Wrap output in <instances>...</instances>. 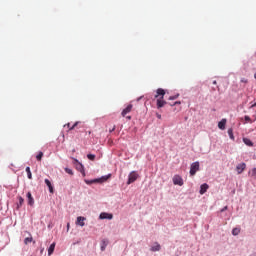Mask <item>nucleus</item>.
<instances>
[{"instance_id":"nucleus-1","label":"nucleus","mask_w":256,"mask_h":256,"mask_svg":"<svg viewBox=\"0 0 256 256\" xmlns=\"http://www.w3.org/2000/svg\"><path fill=\"white\" fill-rule=\"evenodd\" d=\"M164 97L165 90H163L162 88H158L155 95V99H157V109H161V107H165V105H167V102L163 100Z\"/></svg>"},{"instance_id":"nucleus-2","label":"nucleus","mask_w":256,"mask_h":256,"mask_svg":"<svg viewBox=\"0 0 256 256\" xmlns=\"http://www.w3.org/2000/svg\"><path fill=\"white\" fill-rule=\"evenodd\" d=\"M139 178V174H137L135 171H132L128 175L127 185H131V183H135L136 179Z\"/></svg>"},{"instance_id":"nucleus-3","label":"nucleus","mask_w":256,"mask_h":256,"mask_svg":"<svg viewBox=\"0 0 256 256\" xmlns=\"http://www.w3.org/2000/svg\"><path fill=\"white\" fill-rule=\"evenodd\" d=\"M172 181L174 185H179V187H183V177H181L180 175H174Z\"/></svg>"},{"instance_id":"nucleus-4","label":"nucleus","mask_w":256,"mask_h":256,"mask_svg":"<svg viewBox=\"0 0 256 256\" xmlns=\"http://www.w3.org/2000/svg\"><path fill=\"white\" fill-rule=\"evenodd\" d=\"M199 171V161L193 162L190 166V175L193 176Z\"/></svg>"},{"instance_id":"nucleus-5","label":"nucleus","mask_w":256,"mask_h":256,"mask_svg":"<svg viewBox=\"0 0 256 256\" xmlns=\"http://www.w3.org/2000/svg\"><path fill=\"white\" fill-rule=\"evenodd\" d=\"M75 161L76 163H78L76 165L77 171H79L82 174V176L85 177V166L81 162H79V160L75 159Z\"/></svg>"},{"instance_id":"nucleus-6","label":"nucleus","mask_w":256,"mask_h":256,"mask_svg":"<svg viewBox=\"0 0 256 256\" xmlns=\"http://www.w3.org/2000/svg\"><path fill=\"white\" fill-rule=\"evenodd\" d=\"M133 109V105H128L123 111H122V117H126V119H131V116H127L128 113H131Z\"/></svg>"},{"instance_id":"nucleus-7","label":"nucleus","mask_w":256,"mask_h":256,"mask_svg":"<svg viewBox=\"0 0 256 256\" xmlns=\"http://www.w3.org/2000/svg\"><path fill=\"white\" fill-rule=\"evenodd\" d=\"M246 168H247V164H245L244 162L239 163L236 166V171H237L238 175H241V173H243V171H245Z\"/></svg>"},{"instance_id":"nucleus-8","label":"nucleus","mask_w":256,"mask_h":256,"mask_svg":"<svg viewBox=\"0 0 256 256\" xmlns=\"http://www.w3.org/2000/svg\"><path fill=\"white\" fill-rule=\"evenodd\" d=\"M99 219H108V221H111V219H113V214L107 213V212H102L99 215Z\"/></svg>"},{"instance_id":"nucleus-9","label":"nucleus","mask_w":256,"mask_h":256,"mask_svg":"<svg viewBox=\"0 0 256 256\" xmlns=\"http://www.w3.org/2000/svg\"><path fill=\"white\" fill-rule=\"evenodd\" d=\"M150 251H152V253L161 251V244H159V242H154L153 246L150 247Z\"/></svg>"},{"instance_id":"nucleus-10","label":"nucleus","mask_w":256,"mask_h":256,"mask_svg":"<svg viewBox=\"0 0 256 256\" xmlns=\"http://www.w3.org/2000/svg\"><path fill=\"white\" fill-rule=\"evenodd\" d=\"M207 189H209V184L207 183L201 184L200 190H199L200 195H205V193H207Z\"/></svg>"},{"instance_id":"nucleus-11","label":"nucleus","mask_w":256,"mask_h":256,"mask_svg":"<svg viewBox=\"0 0 256 256\" xmlns=\"http://www.w3.org/2000/svg\"><path fill=\"white\" fill-rule=\"evenodd\" d=\"M26 197L28 199V205H30V207H33V205H35V199L33 198V195L31 194V192H28L26 194Z\"/></svg>"},{"instance_id":"nucleus-12","label":"nucleus","mask_w":256,"mask_h":256,"mask_svg":"<svg viewBox=\"0 0 256 256\" xmlns=\"http://www.w3.org/2000/svg\"><path fill=\"white\" fill-rule=\"evenodd\" d=\"M85 221H87V218L83 217V216H78L77 217V225H79L80 227H85Z\"/></svg>"},{"instance_id":"nucleus-13","label":"nucleus","mask_w":256,"mask_h":256,"mask_svg":"<svg viewBox=\"0 0 256 256\" xmlns=\"http://www.w3.org/2000/svg\"><path fill=\"white\" fill-rule=\"evenodd\" d=\"M107 245H109V240L103 239L100 242V250L105 251L107 249Z\"/></svg>"},{"instance_id":"nucleus-14","label":"nucleus","mask_w":256,"mask_h":256,"mask_svg":"<svg viewBox=\"0 0 256 256\" xmlns=\"http://www.w3.org/2000/svg\"><path fill=\"white\" fill-rule=\"evenodd\" d=\"M44 183H45V185L48 186L49 193H53L54 188H53V184H51V180L46 178V179L44 180Z\"/></svg>"},{"instance_id":"nucleus-15","label":"nucleus","mask_w":256,"mask_h":256,"mask_svg":"<svg viewBox=\"0 0 256 256\" xmlns=\"http://www.w3.org/2000/svg\"><path fill=\"white\" fill-rule=\"evenodd\" d=\"M111 178V174H107V175H104L100 178H98V183H105V181H107V179H110Z\"/></svg>"},{"instance_id":"nucleus-16","label":"nucleus","mask_w":256,"mask_h":256,"mask_svg":"<svg viewBox=\"0 0 256 256\" xmlns=\"http://www.w3.org/2000/svg\"><path fill=\"white\" fill-rule=\"evenodd\" d=\"M84 182L86 183V185H93V183H99V180L98 178H94L92 180L84 179Z\"/></svg>"},{"instance_id":"nucleus-17","label":"nucleus","mask_w":256,"mask_h":256,"mask_svg":"<svg viewBox=\"0 0 256 256\" xmlns=\"http://www.w3.org/2000/svg\"><path fill=\"white\" fill-rule=\"evenodd\" d=\"M55 245H56V243L53 242V243L49 246V248H48V256H51V254L55 252Z\"/></svg>"},{"instance_id":"nucleus-18","label":"nucleus","mask_w":256,"mask_h":256,"mask_svg":"<svg viewBox=\"0 0 256 256\" xmlns=\"http://www.w3.org/2000/svg\"><path fill=\"white\" fill-rule=\"evenodd\" d=\"M225 125H227V119L223 118L219 123H218V127L220 129H225Z\"/></svg>"},{"instance_id":"nucleus-19","label":"nucleus","mask_w":256,"mask_h":256,"mask_svg":"<svg viewBox=\"0 0 256 256\" xmlns=\"http://www.w3.org/2000/svg\"><path fill=\"white\" fill-rule=\"evenodd\" d=\"M244 145H247V147H253V142L249 138H243Z\"/></svg>"},{"instance_id":"nucleus-20","label":"nucleus","mask_w":256,"mask_h":256,"mask_svg":"<svg viewBox=\"0 0 256 256\" xmlns=\"http://www.w3.org/2000/svg\"><path fill=\"white\" fill-rule=\"evenodd\" d=\"M23 203H25V199L23 197H18L17 209H21L23 207Z\"/></svg>"},{"instance_id":"nucleus-21","label":"nucleus","mask_w":256,"mask_h":256,"mask_svg":"<svg viewBox=\"0 0 256 256\" xmlns=\"http://www.w3.org/2000/svg\"><path fill=\"white\" fill-rule=\"evenodd\" d=\"M79 123H81V122H75L73 125H71V123H67L64 125V127H68V129H75V127H77V125H79Z\"/></svg>"},{"instance_id":"nucleus-22","label":"nucleus","mask_w":256,"mask_h":256,"mask_svg":"<svg viewBox=\"0 0 256 256\" xmlns=\"http://www.w3.org/2000/svg\"><path fill=\"white\" fill-rule=\"evenodd\" d=\"M25 171L27 173L28 179H33V174L31 173V167L27 166Z\"/></svg>"},{"instance_id":"nucleus-23","label":"nucleus","mask_w":256,"mask_h":256,"mask_svg":"<svg viewBox=\"0 0 256 256\" xmlns=\"http://www.w3.org/2000/svg\"><path fill=\"white\" fill-rule=\"evenodd\" d=\"M228 137H230L232 141H235V136L233 135V129H228Z\"/></svg>"},{"instance_id":"nucleus-24","label":"nucleus","mask_w":256,"mask_h":256,"mask_svg":"<svg viewBox=\"0 0 256 256\" xmlns=\"http://www.w3.org/2000/svg\"><path fill=\"white\" fill-rule=\"evenodd\" d=\"M239 233H241V229L239 228L232 229V235H234V237H236V235H239Z\"/></svg>"},{"instance_id":"nucleus-25","label":"nucleus","mask_w":256,"mask_h":256,"mask_svg":"<svg viewBox=\"0 0 256 256\" xmlns=\"http://www.w3.org/2000/svg\"><path fill=\"white\" fill-rule=\"evenodd\" d=\"M37 161H41L43 159V151H39L38 154L36 155Z\"/></svg>"},{"instance_id":"nucleus-26","label":"nucleus","mask_w":256,"mask_h":256,"mask_svg":"<svg viewBox=\"0 0 256 256\" xmlns=\"http://www.w3.org/2000/svg\"><path fill=\"white\" fill-rule=\"evenodd\" d=\"M32 241H33V237H27L24 239V244L29 245V243H31Z\"/></svg>"},{"instance_id":"nucleus-27","label":"nucleus","mask_w":256,"mask_h":256,"mask_svg":"<svg viewBox=\"0 0 256 256\" xmlns=\"http://www.w3.org/2000/svg\"><path fill=\"white\" fill-rule=\"evenodd\" d=\"M87 159L90 161H95V154H87Z\"/></svg>"},{"instance_id":"nucleus-28","label":"nucleus","mask_w":256,"mask_h":256,"mask_svg":"<svg viewBox=\"0 0 256 256\" xmlns=\"http://www.w3.org/2000/svg\"><path fill=\"white\" fill-rule=\"evenodd\" d=\"M179 98V94H176L174 96H170L168 99L169 101H175V99H178Z\"/></svg>"},{"instance_id":"nucleus-29","label":"nucleus","mask_w":256,"mask_h":256,"mask_svg":"<svg viewBox=\"0 0 256 256\" xmlns=\"http://www.w3.org/2000/svg\"><path fill=\"white\" fill-rule=\"evenodd\" d=\"M65 172L68 173V175H73V170L70 168H65Z\"/></svg>"},{"instance_id":"nucleus-30","label":"nucleus","mask_w":256,"mask_h":256,"mask_svg":"<svg viewBox=\"0 0 256 256\" xmlns=\"http://www.w3.org/2000/svg\"><path fill=\"white\" fill-rule=\"evenodd\" d=\"M251 175H252V177H254V179H256V168L252 169Z\"/></svg>"},{"instance_id":"nucleus-31","label":"nucleus","mask_w":256,"mask_h":256,"mask_svg":"<svg viewBox=\"0 0 256 256\" xmlns=\"http://www.w3.org/2000/svg\"><path fill=\"white\" fill-rule=\"evenodd\" d=\"M228 207L227 206H224L221 210H220V213H223L225 211H227Z\"/></svg>"},{"instance_id":"nucleus-32","label":"nucleus","mask_w":256,"mask_h":256,"mask_svg":"<svg viewBox=\"0 0 256 256\" xmlns=\"http://www.w3.org/2000/svg\"><path fill=\"white\" fill-rule=\"evenodd\" d=\"M241 83H248L247 78H242V79H241Z\"/></svg>"},{"instance_id":"nucleus-33","label":"nucleus","mask_w":256,"mask_h":256,"mask_svg":"<svg viewBox=\"0 0 256 256\" xmlns=\"http://www.w3.org/2000/svg\"><path fill=\"white\" fill-rule=\"evenodd\" d=\"M173 105H181V101H176Z\"/></svg>"},{"instance_id":"nucleus-34","label":"nucleus","mask_w":256,"mask_h":256,"mask_svg":"<svg viewBox=\"0 0 256 256\" xmlns=\"http://www.w3.org/2000/svg\"><path fill=\"white\" fill-rule=\"evenodd\" d=\"M245 120L249 121L250 120L249 116H245Z\"/></svg>"},{"instance_id":"nucleus-35","label":"nucleus","mask_w":256,"mask_h":256,"mask_svg":"<svg viewBox=\"0 0 256 256\" xmlns=\"http://www.w3.org/2000/svg\"><path fill=\"white\" fill-rule=\"evenodd\" d=\"M213 85H217V80H214V81H213Z\"/></svg>"},{"instance_id":"nucleus-36","label":"nucleus","mask_w":256,"mask_h":256,"mask_svg":"<svg viewBox=\"0 0 256 256\" xmlns=\"http://www.w3.org/2000/svg\"><path fill=\"white\" fill-rule=\"evenodd\" d=\"M69 227H70V225H69V223L67 224V231H69Z\"/></svg>"},{"instance_id":"nucleus-37","label":"nucleus","mask_w":256,"mask_h":256,"mask_svg":"<svg viewBox=\"0 0 256 256\" xmlns=\"http://www.w3.org/2000/svg\"><path fill=\"white\" fill-rule=\"evenodd\" d=\"M113 131H115V129L110 130V133H113Z\"/></svg>"},{"instance_id":"nucleus-38","label":"nucleus","mask_w":256,"mask_h":256,"mask_svg":"<svg viewBox=\"0 0 256 256\" xmlns=\"http://www.w3.org/2000/svg\"><path fill=\"white\" fill-rule=\"evenodd\" d=\"M48 229H51V225H48Z\"/></svg>"},{"instance_id":"nucleus-39","label":"nucleus","mask_w":256,"mask_h":256,"mask_svg":"<svg viewBox=\"0 0 256 256\" xmlns=\"http://www.w3.org/2000/svg\"><path fill=\"white\" fill-rule=\"evenodd\" d=\"M253 107H256V102L254 103Z\"/></svg>"},{"instance_id":"nucleus-40","label":"nucleus","mask_w":256,"mask_h":256,"mask_svg":"<svg viewBox=\"0 0 256 256\" xmlns=\"http://www.w3.org/2000/svg\"><path fill=\"white\" fill-rule=\"evenodd\" d=\"M158 118L161 119V115H158Z\"/></svg>"}]
</instances>
